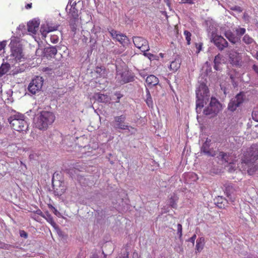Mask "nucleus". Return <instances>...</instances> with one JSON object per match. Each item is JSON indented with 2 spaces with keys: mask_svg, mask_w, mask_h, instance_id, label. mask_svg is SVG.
I'll list each match as a JSON object with an SVG mask.
<instances>
[{
  "mask_svg": "<svg viewBox=\"0 0 258 258\" xmlns=\"http://www.w3.org/2000/svg\"><path fill=\"white\" fill-rule=\"evenodd\" d=\"M196 111L200 113L201 109L209 100L210 93L209 89L204 83L200 84L196 91Z\"/></svg>",
  "mask_w": 258,
  "mask_h": 258,
  "instance_id": "f257e3e1",
  "label": "nucleus"
},
{
  "mask_svg": "<svg viewBox=\"0 0 258 258\" xmlns=\"http://www.w3.org/2000/svg\"><path fill=\"white\" fill-rule=\"evenodd\" d=\"M54 114L50 111H43L34 119L36 128L40 130H46L55 120Z\"/></svg>",
  "mask_w": 258,
  "mask_h": 258,
  "instance_id": "f03ea898",
  "label": "nucleus"
},
{
  "mask_svg": "<svg viewBox=\"0 0 258 258\" xmlns=\"http://www.w3.org/2000/svg\"><path fill=\"white\" fill-rule=\"evenodd\" d=\"M8 121L11 127L14 130L19 132H26L28 129V123L24 115L16 113L11 115Z\"/></svg>",
  "mask_w": 258,
  "mask_h": 258,
  "instance_id": "7ed1b4c3",
  "label": "nucleus"
},
{
  "mask_svg": "<svg viewBox=\"0 0 258 258\" xmlns=\"http://www.w3.org/2000/svg\"><path fill=\"white\" fill-rule=\"evenodd\" d=\"M9 47L11 53V56L13 57L16 61H21L22 59L25 58V54L19 37H12Z\"/></svg>",
  "mask_w": 258,
  "mask_h": 258,
  "instance_id": "20e7f679",
  "label": "nucleus"
},
{
  "mask_svg": "<svg viewBox=\"0 0 258 258\" xmlns=\"http://www.w3.org/2000/svg\"><path fill=\"white\" fill-rule=\"evenodd\" d=\"M221 107V103L215 97H211L210 102L203 110V113L210 117L216 116L219 112Z\"/></svg>",
  "mask_w": 258,
  "mask_h": 258,
  "instance_id": "39448f33",
  "label": "nucleus"
},
{
  "mask_svg": "<svg viewBox=\"0 0 258 258\" xmlns=\"http://www.w3.org/2000/svg\"><path fill=\"white\" fill-rule=\"evenodd\" d=\"M258 159V149L255 146H251L243 155L242 163L248 167L252 166L253 163Z\"/></svg>",
  "mask_w": 258,
  "mask_h": 258,
  "instance_id": "423d86ee",
  "label": "nucleus"
},
{
  "mask_svg": "<svg viewBox=\"0 0 258 258\" xmlns=\"http://www.w3.org/2000/svg\"><path fill=\"white\" fill-rule=\"evenodd\" d=\"M245 99V94L243 92L238 93L235 97L232 98L229 101L227 109L229 111L234 112L240 106Z\"/></svg>",
  "mask_w": 258,
  "mask_h": 258,
  "instance_id": "0eeeda50",
  "label": "nucleus"
},
{
  "mask_svg": "<svg viewBox=\"0 0 258 258\" xmlns=\"http://www.w3.org/2000/svg\"><path fill=\"white\" fill-rule=\"evenodd\" d=\"M43 80L42 77H36L29 84L28 89L32 94H35L42 88Z\"/></svg>",
  "mask_w": 258,
  "mask_h": 258,
  "instance_id": "6e6552de",
  "label": "nucleus"
},
{
  "mask_svg": "<svg viewBox=\"0 0 258 258\" xmlns=\"http://www.w3.org/2000/svg\"><path fill=\"white\" fill-rule=\"evenodd\" d=\"M224 187H225V193L226 194L229 201L231 203L234 202L236 198L235 192L237 191L238 187L228 182L224 184Z\"/></svg>",
  "mask_w": 258,
  "mask_h": 258,
  "instance_id": "1a4fd4ad",
  "label": "nucleus"
},
{
  "mask_svg": "<svg viewBox=\"0 0 258 258\" xmlns=\"http://www.w3.org/2000/svg\"><path fill=\"white\" fill-rule=\"evenodd\" d=\"M133 42L136 47L142 52H146L149 50L148 41L142 37L134 36L133 37Z\"/></svg>",
  "mask_w": 258,
  "mask_h": 258,
  "instance_id": "9d476101",
  "label": "nucleus"
},
{
  "mask_svg": "<svg viewBox=\"0 0 258 258\" xmlns=\"http://www.w3.org/2000/svg\"><path fill=\"white\" fill-rule=\"evenodd\" d=\"M109 32L113 39L117 41L123 46L128 44L129 40L125 35L113 29H110V30L109 31Z\"/></svg>",
  "mask_w": 258,
  "mask_h": 258,
  "instance_id": "9b49d317",
  "label": "nucleus"
},
{
  "mask_svg": "<svg viewBox=\"0 0 258 258\" xmlns=\"http://www.w3.org/2000/svg\"><path fill=\"white\" fill-rule=\"evenodd\" d=\"M76 4L73 5L71 7V9L70 10V12L69 13V16L70 18H72V20H71L70 25L71 28L73 31H75L76 30V22L78 20V10L76 8Z\"/></svg>",
  "mask_w": 258,
  "mask_h": 258,
  "instance_id": "f8f14e48",
  "label": "nucleus"
},
{
  "mask_svg": "<svg viewBox=\"0 0 258 258\" xmlns=\"http://www.w3.org/2000/svg\"><path fill=\"white\" fill-rule=\"evenodd\" d=\"M212 41L220 51H222L228 46L227 40L220 35H215Z\"/></svg>",
  "mask_w": 258,
  "mask_h": 258,
  "instance_id": "ddd939ff",
  "label": "nucleus"
},
{
  "mask_svg": "<svg viewBox=\"0 0 258 258\" xmlns=\"http://www.w3.org/2000/svg\"><path fill=\"white\" fill-rule=\"evenodd\" d=\"M126 119L125 116L121 115L114 117L115 127L121 130H128L129 126L124 124V121Z\"/></svg>",
  "mask_w": 258,
  "mask_h": 258,
  "instance_id": "4468645a",
  "label": "nucleus"
},
{
  "mask_svg": "<svg viewBox=\"0 0 258 258\" xmlns=\"http://www.w3.org/2000/svg\"><path fill=\"white\" fill-rule=\"evenodd\" d=\"M224 36L225 37L233 44H236L240 43V39L239 37L237 36L236 34H234L230 30H226L224 32Z\"/></svg>",
  "mask_w": 258,
  "mask_h": 258,
  "instance_id": "2eb2a0df",
  "label": "nucleus"
},
{
  "mask_svg": "<svg viewBox=\"0 0 258 258\" xmlns=\"http://www.w3.org/2000/svg\"><path fill=\"white\" fill-rule=\"evenodd\" d=\"M211 140L209 138H207L205 142L203 143L201 148V153H203L209 156H214L215 154H212L210 147L211 145Z\"/></svg>",
  "mask_w": 258,
  "mask_h": 258,
  "instance_id": "dca6fc26",
  "label": "nucleus"
},
{
  "mask_svg": "<svg viewBox=\"0 0 258 258\" xmlns=\"http://www.w3.org/2000/svg\"><path fill=\"white\" fill-rule=\"evenodd\" d=\"M128 72L124 71L123 72H117L116 78L122 84L128 83L132 80V78L128 76Z\"/></svg>",
  "mask_w": 258,
  "mask_h": 258,
  "instance_id": "f3484780",
  "label": "nucleus"
},
{
  "mask_svg": "<svg viewBox=\"0 0 258 258\" xmlns=\"http://www.w3.org/2000/svg\"><path fill=\"white\" fill-rule=\"evenodd\" d=\"M94 98L98 102L105 104L110 102L111 100V97L109 95L100 93H95Z\"/></svg>",
  "mask_w": 258,
  "mask_h": 258,
  "instance_id": "a211bd4d",
  "label": "nucleus"
},
{
  "mask_svg": "<svg viewBox=\"0 0 258 258\" xmlns=\"http://www.w3.org/2000/svg\"><path fill=\"white\" fill-rule=\"evenodd\" d=\"M40 23L38 21L33 20L27 24L28 31L32 34H36L38 30Z\"/></svg>",
  "mask_w": 258,
  "mask_h": 258,
  "instance_id": "6ab92c4d",
  "label": "nucleus"
},
{
  "mask_svg": "<svg viewBox=\"0 0 258 258\" xmlns=\"http://www.w3.org/2000/svg\"><path fill=\"white\" fill-rule=\"evenodd\" d=\"M178 200V197L176 194L173 193L170 195L167 203L171 208L176 209L177 207V202Z\"/></svg>",
  "mask_w": 258,
  "mask_h": 258,
  "instance_id": "aec40b11",
  "label": "nucleus"
},
{
  "mask_svg": "<svg viewBox=\"0 0 258 258\" xmlns=\"http://www.w3.org/2000/svg\"><path fill=\"white\" fill-rule=\"evenodd\" d=\"M57 50L55 47H47L45 49V55L47 58L54 57Z\"/></svg>",
  "mask_w": 258,
  "mask_h": 258,
  "instance_id": "412c9836",
  "label": "nucleus"
},
{
  "mask_svg": "<svg viewBox=\"0 0 258 258\" xmlns=\"http://www.w3.org/2000/svg\"><path fill=\"white\" fill-rule=\"evenodd\" d=\"M205 245V238L203 237L198 238L196 241V253L201 252Z\"/></svg>",
  "mask_w": 258,
  "mask_h": 258,
  "instance_id": "4be33fe9",
  "label": "nucleus"
},
{
  "mask_svg": "<svg viewBox=\"0 0 258 258\" xmlns=\"http://www.w3.org/2000/svg\"><path fill=\"white\" fill-rule=\"evenodd\" d=\"M229 200L223 198L222 197H218L217 198V206L221 209L225 208L227 206Z\"/></svg>",
  "mask_w": 258,
  "mask_h": 258,
  "instance_id": "5701e85b",
  "label": "nucleus"
},
{
  "mask_svg": "<svg viewBox=\"0 0 258 258\" xmlns=\"http://www.w3.org/2000/svg\"><path fill=\"white\" fill-rule=\"evenodd\" d=\"M146 82L149 85L155 86L158 84L159 81L158 79L154 75H150L146 78Z\"/></svg>",
  "mask_w": 258,
  "mask_h": 258,
  "instance_id": "b1692460",
  "label": "nucleus"
},
{
  "mask_svg": "<svg viewBox=\"0 0 258 258\" xmlns=\"http://www.w3.org/2000/svg\"><path fill=\"white\" fill-rule=\"evenodd\" d=\"M221 56L220 54H218L215 56L214 60V68L216 71H220L221 70Z\"/></svg>",
  "mask_w": 258,
  "mask_h": 258,
  "instance_id": "393cba45",
  "label": "nucleus"
},
{
  "mask_svg": "<svg viewBox=\"0 0 258 258\" xmlns=\"http://www.w3.org/2000/svg\"><path fill=\"white\" fill-rule=\"evenodd\" d=\"M242 40L246 45H253L256 43L254 40L247 34L243 36Z\"/></svg>",
  "mask_w": 258,
  "mask_h": 258,
  "instance_id": "a878e982",
  "label": "nucleus"
},
{
  "mask_svg": "<svg viewBox=\"0 0 258 258\" xmlns=\"http://www.w3.org/2000/svg\"><path fill=\"white\" fill-rule=\"evenodd\" d=\"M10 69V65L8 63H2L0 67V77L8 72Z\"/></svg>",
  "mask_w": 258,
  "mask_h": 258,
  "instance_id": "bb28decb",
  "label": "nucleus"
},
{
  "mask_svg": "<svg viewBox=\"0 0 258 258\" xmlns=\"http://www.w3.org/2000/svg\"><path fill=\"white\" fill-rule=\"evenodd\" d=\"M44 218L53 227L56 228L57 226L56 223L54 221L53 217L47 212L46 215H44Z\"/></svg>",
  "mask_w": 258,
  "mask_h": 258,
  "instance_id": "cd10ccee",
  "label": "nucleus"
},
{
  "mask_svg": "<svg viewBox=\"0 0 258 258\" xmlns=\"http://www.w3.org/2000/svg\"><path fill=\"white\" fill-rule=\"evenodd\" d=\"M230 155L227 153H225L224 152H220L219 153L218 158L222 160L223 161H224L226 163H229L230 161L229 159Z\"/></svg>",
  "mask_w": 258,
  "mask_h": 258,
  "instance_id": "c85d7f7f",
  "label": "nucleus"
},
{
  "mask_svg": "<svg viewBox=\"0 0 258 258\" xmlns=\"http://www.w3.org/2000/svg\"><path fill=\"white\" fill-rule=\"evenodd\" d=\"M57 28L58 26H54L53 27L48 26L46 29L41 28L40 31L41 32L42 35L45 37L46 35L48 33L56 30L57 29Z\"/></svg>",
  "mask_w": 258,
  "mask_h": 258,
  "instance_id": "c756f323",
  "label": "nucleus"
},
{
  "mask_svg": "<svg viewBox=\"0 0 258 258\" xmlns=\"http://www.w3.org/2000/svg\"><path fill=\"white\" fill-rule=\"evenodd\" d=\"M180 63L178 59L171 62L170 69L173 71H176L180 68Z\"/></svg>",
  "mask_w": 258,
  "mask_h": 258,
  "instance_id": "7c9ffc66",
  "label": "nucleus"
},
{
  "mask_svg": "<svg viewBox=\"0 0 258 258\" xmlns=\"http://www.w3.org/2000/svg\"><path fill=\"white\" fill-rule=\"evenodd\" d=\"M177 235L178 236L180 241L182 242V227L180 224H178L177 225Z\"/></svg>",
  "mask_w": 258,
  "mask_h": 258,
  "instance_id": "2f4dec72",
  "label": "nucleus"
},
{
  "mask_svg": "<svg viewBox=\"0 0 258 258\" xmlns=\"http://www.w3.org/2000/svg\"><path fill=\"white\" fill-rule=\"evenodd\" d=\"M237 36L240 38V37L244 35L246 32V29L244 28L239 27L235 30Z\"/></svg>",
  "mask_w": 258,
  "mask_h": 258,
  "instance_id": "473e14b6",
  "label": "nucleus"
},
{
  "mask_svg": "<svg viewBox=\"0 0 258 258\" xmlns=\"http://www.w3.org/2000/svg\"><path fill=\"white\" fill-rule=\"evenodd\" d=\"M183 33H184V35H185V39L187 41V44L189 45L190 44V40H191V33L187 30H184Z\"/></svg>",
  "mask_w": 258,
  "mask_h": 258,
  "instance_id": "72a5a7b5",
  "label": "nucleus"
},
{
  "mask_svg": "<svg viewBox=\"0 0 258 258\" xmlns=\"http://www.w3.org/2000/svg\"><path fill=\"white\" fill-rule=\"evenodd\" d=\"M146 102L149 107L152 106L153 101L152 100V97L150 94L149 91L148 90L147 91V98L146 99Z\"/></svg>",
  "mask_w": 258,
  "mask_h": 258,
  "instance_id": "f704fd0d",
  "label": "nucleus"
},
{
  "mask_svg": "<svg viewBox=\"0 0 258 258\" xmlns=\"http://www.w3.org/2000/svg\"><path fill=\"white\" fill-rule=\"evenodd\" d=\"M230 9L232 11H236L238 13H241L242 12V9L238 6H234L230 7Z\"/></svg>",
  "mask_w": 258,
  "mask_h": 258,
  "instance_id": "c9c22d12",
  "label": "nucleus"
},
{
  "mask_svg": "<svg viewBox=\"0 0 258 258\" xmlns=\"http://www.w3.org/2000/svg\"><path fill=\"white\" fill-rule=\"evenodd\" d=\"M114 95L116 96L117 98L115 101L116 103H119L120 102V99L123 97V95L121 94L119 92H116L114 93Z\"/></svg>",
  "mask_w": 258,
  "mask_h": 258,
  "instance_id": "e433bc0d",
  "label": "nucleus"
},
{
  "mask_svg": "<svg viewBox=\"0 0 258 258\" xmlns=\"http://www.w3.org/2000/svg\"><path fill=\"white\" fill-rule=\"evenodd\" d=\"M202 46H203V43L201 42L195 43V46L197 49V50L196 51V52L197 53H199L200 51L202 50Z\"/></svg>",
  "mask_w": 258,
  "mask_h": 258,
  "instance_id": "4c0bfd02",
  "label": "nucleus"
},
{
  "mask_svg": "<svg viewBox=\"0 0 258 258\" xmlns=\"http://www.w3.org/2000/svg\"><path fill=\"white\" fill-rule=\"evenodd\" d=\"M196 238H197V235H196V234H195L190 238H189L187 241L191 242L192 243V245H194V243H195V241Z\"/></svg>",
  "mask_w": 258,
  "mask_h": 258,
  "instance_id": "58836bf2",
  "label": "nucleus"
},
{
  "mask_svg": "<svg viewBox=\"0 0 258 258\" xmlns=\"http://www.w3.org/2000/svg\"><path fill=\"white\" fill-rule=\"evenodd\" d=\"M20 235L21 237H24L25 238H27L28 237L27 233L24 230H21L20 231Z\"/></svg>",
  "mask_w": 258,
  "mask_h": 258,
  "instance_id": "ea45409f",
  "label": "nucleus"
},
{
  "mask_svg": "<svg viewBox=\"0 0 258 258\" xmlns=\"http://www.w3.org/2000/svg\"><path fill=\"white\" fill-rule=\"evenodd\" d=\"M33 213L37 214V215L41 216L42 217H44V214L42 213V212L40 209L37 210L36 211L33 212Z\"/></svg>",
  "mask_w": 258,
  "mask_h": 258,
  "instance_id": "a19ab883",
  "label": "nucleus"
},
{
  "mask_svg": "<svg viewBox=\"0 0 258 258\" xmlns=\"http://www.w3.org/2000/svg\"><path fill=\"white\" fill-rule=\"evenodd\" d=\"M6 46V41H4L0 42V51L4 49L5 47Z\"/></svg>",
  "mask_w": 258,
  "mask_h": 258,
  "instance_id": "79ce46f5",
  "label": "nucleus"
},
{
  "mask_svg": "<svg viewBox=\"0 0 258 258\" xmlns=\"http://www.w3.org/2000/svg\"><path fill=\"white\" fill-rule=\"evenodd\" d=\"M252 118L256 121H258V116L256 115V111H253L252 112Z\"/></svg>",
  "mask_w": 258,
  "mask_h": 258,
  "instance_id": "37998d69",
  "label": "nucleus"
},
{
  "mask_svg": "<svg viewBox=\"0 0 258 258\" xmlns=\"http://www.w3.org/2000/svg\"><path fill=\"white\" fill-rule=\"evenodd\" d=\"M229 171L230 172H232V171H234L235 170V167H233V164L231 162H229Z\"/></svg>",
  "mask_w": 258,
  "mask_h": 258,
  "instance_id": "c03bdc74",
  "label": "nucleus"
},
{
  "mask_svg": "<svg viewBox=\"0 0 258 258\" xmlns=\"http://www.w3.org/2000/svg\"><path fill=\"white\" fill-rule=\"evenodd\" d=\"M249 16L248 15L247 13H244L243 14V19L245 20V21H248L249 20Z\"/></svg>",
  "mask_w": 258,
  "mask_h": 258,
  "instance_id": "a18cd8bd",
  "label": "nucleus"
},
{
  "mask_svg": "<svg viewBox=\"0 0 258 258\" xmlns=\"http://www.w3.org/2000/svg\"><path fill=\"white\" fill-rule=\"evenodd\" d=\"M183 1L184 2V4L192 5L195 3V0H183Z\"/></svg>",
  "mask_w": 258,
  "mask_h": 258,
  "instance_id": "49530a36",
  "label": "nucleus"
},
{
  "mask_svg": "<svg viewBox=\"0 0 258 258\" xmlns=\"http://www.w3.org/2000/svg\"><path fill=\"white\" fill-rule=\"evenodd\" d=\"M244 258H258V256L252 254H248Z\"/></svg>",
  "mask_w": 258,
  "mask_h": 258,
  "instance_id": "de8ad7c7",
  "label": "nucleus"
},
{
  "mask_svg": "<svg viewBox=\"0 0 258 258\" xmlns=\"http://www.w3.org/2000/svg\"><path fill=\"white\" fill-rule=\"evenodd\" d=\"M252 68L254 71V72L258 74V66L255 64H253L252 67Z\"/></svg>",
  "mask_w": 258,
  "mask_h": 258,
  "instance_id": "09e8293b",
  "label": "nucleus"
},
{
  "mask_svg": "<svg viewBox=\"0 0 258 258\" xmlns=\"http://www.w3.org/2000/svg\"><path fill=\"white\" fill-rule=\"evenodd\" d=\"M6 244L5 243L0 241V248H5L6 247Z\"/></svg>",
  "mask_w": 258,
  "mask_h": 258,
  "instance_id": "8fccbe9b",
  "label": "nucleus"
},
{
  "mask_svg": "<svg viewBox=\"0 0 258 258\" xmlns=\"http://www.w3.org/2000/svg\"><path fill=\"white\" fill-rule=\"evenodd\" d=\"M254 170L253 169H252L251 168L247 169V172L249 173V174H250V175L252 174L253 173V172H254Z\"/></svg>",
  "mask_w": 258,
  "mask_h": 258,
  "instance_id": "3c124183",
  "label": "nucleus"
},
{
  "mask_svg": "<svg viewBox=\"0 0 258 258\" xmlns=\"http://www.w3.org/2000/svg\"><path fill=\"white\" fill-rule=\"evenodd\" d=\"M129 252L128 251H126L125 253L123 254V256L122 258H128Z\"/></svg>",
  "mask_w": 258,
  "mask_h": 258,
  "instance_id": "603ef678",
  "label": "nucleus"
},
{
  "mask_svg": "<svg viewBox=\"0 0 258 258\" xmlns=\"http://www.w3.org/2000/svg\"><path fill=\"white\" fill-rule=\"evenodd\" d=\"M31 8H32V3L28 4L25 6V8L26 9H31Z\"/></svg>",
  "mask_w": 258,
  "mask_h": 258,
  "instance_id": "864d4df0",
  "label": "nucleus"
},
{
  "mask_svg": "<svg viewBox=\"0 0 258 258\" xmlns=\"http://www.w3.org/2000/svg\"><path fill=\"white\" fill-rule=\"evenodd\" d=\"M138 253L135 251L133 254V258H138Z\"/></svg>",
  "mask_w": 258,
  "mask_h": 258,
  "instance_id": "5fc2aeb1",
  "label": "nucleus"
},
{
  "mask_svg": "<svg viewBox=\"0 0 258 258\" xmlns=\"http://www.w3.org/2000/svg\"><path fill=\"white\" fill-rule=\"evenodd\" d=\"M31 217L33 219H34V220H35V221H38V222L39 221V220H38V218H37V217H36L35 215H31Z\"/></svg>",
  "mask_w": 258,
  "mask_h": 258,
  "instance_id": "6e6d98bb",
  "label": "nucleus"
},
{
  "mask_svg": "<svg viewBox=\"0 0 258 258\" xmlns=\"http://www.w3.org/2000/svg\"><path fill=\"white\" fill-rule=\"evenodd\" d=\"M230 78L231 80L232 83H233L234 82V79H235L234 77L232 75H231L230 76Z\"/></svg>",
  "mask_w": 258,
  "mask_h": 258,
  "instance_id": "4d7b16f0",
  "label": "nucleus"
},
{
  "mask_svg": "<svg viewBox=\"0 0 258 258\" xmlns=\"http://www.w3.org/2000/svg\"><path fill=\"white\" fill-rule=\"evenodd\" d=\"M52 38H51V42H52L53 43H56L57 42V38L55 39V38H53V40H52Z\"/></svg>",
  "mask_w": 258,
  "mask_h": 258,
  "instance_id": "13d9d810",
  "label": "nucleus"
},
{
  "mask_svg": "<svg viewBox=\"0 0 258 258\" xmlns=\"http://www.w3.org/2000/svg\"><path fill=\"white\" fill-rule=\"evenodd\" d=\"M48 207L49 208L52 209V210L55 208V207H54L52 205L50 204L48 205Z\"/></svg>",
  "mask_w": 258,
  "mask_h": 258,
  "instance_id": "bf43d9fd",
  "label": "nucleus"
},
{
  "mask_svg": "<svg viewBox=\"0 0 258 258\" xmlns=\"http://www.w3.org/2000/svg\"><path fill=\"white\" fill-rule=\"evenodd\" d=\"M167 212H168V210H167L166 209H165V208L164 209H163L162 208V213L164 212V213H167Z\"/></svg>",
  "mask_w": 258,
  "mask_h": 258,
  "instance_id": "052dcab7",
  "label": "nucleus"
},
{
  "mask_svg": "<svg viewBox=\"0 0 258 258\" xmlns=\"http://www.w3.org/2000/svg\"><path fill=\"white\" fill-rule=\"evenodd\" d=\"M53 213L55 215H56L57 214V210L55 208H54V209L53 210Z\"/></svg>",
  "mask_w": 258,
  "mask_h": 258,
  "instance_id": "680f3d73",
  "label": "nucleus"
},
{
  "mask_svg": "<svg viewBox=\"0 0 258 258\" xmlns=\"http://www.w3.org/2000/svg\"><path fill=\"white\" fill-rule=\"evenodd\" d=\"M165 149L167 151H168V150H169V146H168V145H165Z\"/></svg>",
  "mask_w": 258,
  "mask_h": 258,
  "instance_id": "e2e57ef3",
  "label": "nucleus"
},
{
  "mask_svg": "<svg viewBox=\"0 0 258 258\" xmlns=\"http://www.w3.org/2000/svg\"><path fill=\"white\" fill-rule=\"evenodd\" d=\"M221 89L223 90L224 93L225 94H226V88H224V89H223V88H221Z\"/></svg>",
  "mask_w": 258,
  "mask_h": 258,
  "instance_id": "0e129e2a",
  "label": "nucleus"
},
{
  "mask_svg": "<svg viewBox=\"0 0 258 258\" xmlns=\"http://www.w3.org/2000/svg\"><path fill=\"white\" fill-rule=\"evenodd\" d=\"M255 58L258 60V51L256 53Z\"/></svg>",
  "mask_w": 258,
  "mask_h": 258,
  "instance_id": "69168bd1",
  "label": "nucleus"
},
{
  "mask_svg": "<svg viewBox=\"0 0 258 258\" xmlns=\"http://www.w3.org/2000/svg\"><path fill=\"white\" fill-rule=\"evenodd\" d=\"M179 3L181 4H184L183 0H181Z\"/></svg>",
  "mask_w": 258,
  "mask_h": 258,
  "instance_id": "338daca9",
  "label": "nucleus"
},
{
  "mask_svg": "<svg viewBox=\"0 0 258 258\" xmlns=\"http://www.w3.org/2000/svg\"><path fill=\"white\" fill-rule=\"evenodd\" d=\"M162 15L164 14L165 15H166V13L165 12L162 11Z\"/></svg>",
  "mask_w": 258,
  "mask_h": 258,
  "instance_id": "774afa93",
  "label": "nucleus"
}]
</instances>
